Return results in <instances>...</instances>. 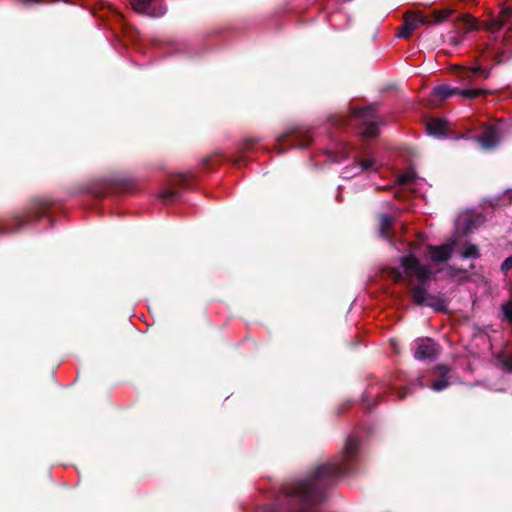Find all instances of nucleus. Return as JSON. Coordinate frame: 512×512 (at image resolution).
<instances>
[{"label":"nucleus","mask_w":512,"mask_h":512,"mask_svg":"<svg viewBox=\"0 0 512 512\" xmlns=\"http://www.w3.org/2000/svg\"><path fill=\"white\" fill-rule=\"evenodd\" d=\"M452 12L453 11L451 9H443V10L435 11L433 13V20H431L430 23H433V24L441 23L444 20H446L452 14Z\"/></svg>","instance_id":"15"},{"label":"nucleus","mask_w":512,"mask_h":512,"mask_svg":"<svg viewBox=\"0 0 512 512\" xmlns=\"http://www.w3.org/2000/svg\"><path fill=\"white\" fill-rule=\"evenodd\" d=\"M453 245L454 242L447 243L441 246H429L428 253L430 255L431 260L435 263L446 262L451 256Z\"/></svg>","instance_id":"9"},{"label":"nucleus","mask_w":512,"mask_h":512,"mask_svg":"<svg viewBox=\"0 0 512 512\" xmlns=\"http://www.w3.org/2000/svg\"><path fill=\"white\" fill-rule=\"evenodd\" d=\"M393 220L388 215H382L380 218V235L383 238H388V229L391 227Z\"/></svg>","instance_id":"14"},{"label":"nucleus","mask_w":512,"mask_h":512,"mask_svg":"<svg viewBox=\"0 0 512 512\" xmlns=\"http://www.w3.org/2000/svg\"><path fill=\"white\" fill-rule=\"evenodd\" d=\"M483 93L482 89H458L447 84H442L434 88L433 94L440 100H444L453 95H460L463 98L474 99Z\"/></svg>","instance_id":"5"},{"label":"nucleus","mask_w":512,"mask_h":512,"mask_svg":"<svg viewBox=\"0 0 512 512\" xmlns=\"http://www.w3.org/2000/svg\"><path fill=\"white\" fill-rule=\"evenodd\" d=\"M471 72L479 77H482V78H488L489 77V72L486 70V69H483L482 67L480 66H474L471 68Z\"/></svg>","instance_id":"19"},{"label":"nucleus","mask_w":512,"mask_h":512,"mask_svg":"<svg viewBox=\"0 0 512 512\" xmlns=\"http://www.w3.org/2000/svg\"><path fill=\"white\" fill-rule=\"evenodd\" d=\"M438 353V345L433 340L426 338L417 342L414 357L418 360L433 358Z\"/></svg>","instance_id":"7"},{"label":"nucleus","mask_w":512,"mask_h":512,"mask_svg":"<svg viewBox=\"0 0 512 512\" xmlns=\"http://www.w3.org/2000/svg\"><path fill=\"white\" fill-rule=\"evenodd\" d=\"M429 135L434 137H444L447 132V122L443 119H432L426 125Z\"/></svg>","instance_id":"10"},{"label":"nucleus","mask_w":512,"mask_h":512,"mask_svg":"<svg viewBox=\"0 0 512 512\" xmlns=\"http://www.w3.org/2000/svg\"><path fill=\"white\" fill-rule=\"evenodd\" d=\"M427 23H430V21H428L422 14L408 12L405 15L404 24L398 33V37L408 38L413 31Z\"/></svg>","instance_id":"6"},{"label":"nucleus","mask_w":512,"mask_h":512,"mask_svg":"<svg viewBox=\"0 0 512 512\" xmlns=\"http://www.w3.org/2000/svg\"><path fill=\"white\" fill-rule=\"evenodd\" d=\"M358 446L357 438L349 437L339 458L317 466L311 478L300 480L286 487L285 494L293 503L295 502L298 505L296 509H291L290 512H311L314 504L321 499L319 483L348 473L351 470Z\"/></svg>","instance_id":"1"},{"label":"nucleus","mask_w":512,"mask_h":512,"mask_svg":"<svg viewBox=\"0 0 512 512\" xmlns=\"http://www.w3.org/2000/svg\"><path fill=\"white\" fill-rule=\"evenodd\" d=\"M449 372V369L444 365H439L435 368V374L440 376V379L435 380L432 384V389L434 391H441L448 387L449 382L447 380V373Z\"/></svg>","instance_id":"11"},{"label":"nucleus","mask_w":512,"mask_h":512,"mask_svg":"<svg viewBox=\"0 0 512 512\" xmlns=\"http://www.w3.org/2000/svg\"><path fill=\"white\" fill-rule=\"evenodd\" d=\"M354 169L357 170L356 173L364 172V171H376L378 169V164L374 159L368 158V159L359 161L354 166Z\"/></svg>","instance_id":"13"},{"label":"nucleus","mask_w":512,"mask_h":512,"mask_svg":"<svg viewBox=\"0 0 512 512\" xmlns=\"http://www.w3.org/2000/svg\"><path fill=\"white\" fill-rule=\"evenodd\" d=\"M501 269L505 273H507L509 270L512 269V256H510L504 260V262L501 265Z\"/></svg>","instance_id":"21"},{"label":"nucleus","mask_w":512,"mask_h":512,"mask_svg":"<svg viewBox=\"0 0 512 512\" xmlns=\"http://www.w3.org/2000/svg\"><path fill=\"white\" fill-rule=\"evenodd\" d=\"M161 196L164 199H169L172 196V193L171 192H164Z\"/></svg>","instance_id":"22"},{"label":"nucleus","mask_w":512,"mask_h":512,"mask_svg":"<svg viewBox=\"0 0 512 512\" xmlns=\"http://www.w3.org/2000/svg\"><path fill=\"white\" fill-rule=\"evenodd\" d=\"M132 8L138 14L161 17L166 13L162 0H131Z\"/></svg>","instance_id":"4"},{"label":"nucleus","mask_w":512,"mask_h":512,"mask_svg":"<svg viewBox=\"0 0 512 512\" xmlns=\"http://www.w3.org/2000/svg\"><path fill=\"white\" fill-rule=\"evenodd\" d=\"M512 15V10L510 8H504L500 12L499 16L493 20H491L488 24L489 29H499L506 24V21Z\"/></svg>","instance_id":"12"},{"label":"nucleus","mask_w":512,"mask_h":512,"mask_svg":"<svg viewBox=\"0 0 512 512\" xmlns=\"http://www.w3.org/2000/svg\"><path fill=\"white\" fill-rule=\"evenodd\" d=\"M461 22L463 24L464 33H468L470 31L476 29V22L469 15L463 16V18L461 19Z\"/></svg>","instance_id":"18"},{"label":"nucleus","mask_w":512,"mask_h":512,"mask_svg":"<svg viewBox=\"0 0 512 512\" xmlns=\"http://www.w3.org/2000/svg\"><path fill=\"white\" fill-rule=\"evenodd\" d=\"M390 275L396 282H404L412 286L413 279L419 285L411 288L414 301L419 305H426L436 310L445 308L446 302L442 296L428 294L424 283L431 277L432 270L429 265H424L414 255H407L400 258V267L390 269Z\"/></svg>","instance_id":"2"},{"label":"nucleus","mask_w":512,"mask_h":512,"mask_svg":"<svg viewBox=\"0 0 512 512\" xmlns=\"http://www.w3.org/2000/svg\"><path fill=\"white\" fill-rule=\"evenodd\" d=\"M354 118L361 121V133L365 137H374L377 135L378 126L374 119L376 118V108L369 106L363 109H358L354 112Z\"/></svg>","instance_id":"3"},{"label":"nucleus","mask_w":512,"mask_h":512,"mask_svg":"<svg viewBox=\"0 0 512 512\" xmlns=\"http://www.w3.org/2000/svg\"><path fill=\"white\" fill-rule=\"evenodd\" d=\"M502 311H503L505 318H507L509 321H511L512 320V304H510V303L504 304L502 306Z\"/></svg>","instance_id":"20"},{"label":"nucleus","mask_w":512,"mask_h":512,"mask_svg":"<svg viewBox=\"0 0 512 512\" xmlns=\"http://www.w3.org/2000/svg\"><path fill=\"white\" fill-rule=\"evenodd\" d=\"M478 255V248L473 244L466 245L462 251L463 258H477Z\"/></svg>","instance_id":"17"},{"label":"nucleus","mask_w":512,"mask_h":512,"mask_svg":"<svg viewBox=\"0 0 512 512\" xmlns=\"http://www.w3.org/2000/svg\"><path fill=\"white\" fill-rule=\"evenodd\" d=\"M484 149L494 148L500 141V131L496 127H488L481 136L475 138Z\"/></svg>","instance_id":"8"},{"label":"nucleus","mask_w":512,"mask_h":512,"mask_svg":"<svg viewBox=\"0 0 512 512\" xmlns=\"http://www.w3.org/2000/svg\"><path fill=\"white\" fill-rule=\"evenodd\" d=\"M416 181V174L413 170H409L399 176V182L402 185H409Z\"/></svg>","instance_id":"16"}]
</instances>
